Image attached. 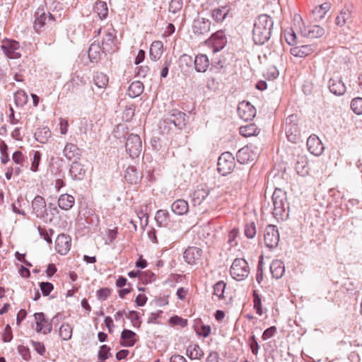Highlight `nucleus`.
I'll use <instances>...</instances> for the list:
<instances>
[{
  "instance_id": "393cba45",
  "label": "nucleus",
  "mask_w": 362,
  "mask_h": 362,
  "mask_svg": "<svg viewBox=\"0 0 362 362\" xmlns=\"http://www.w3.org/2000/svg\"><path fill=\"white\" fill-rule=\"evenodd\" d=\"M351 16L350 7L345 6L340 11V13L335 18V23L339 27L345 25Z\"/></svg>"
},
{
  "instance_id": "f3484780",
  "label": "nucleus",
  "mask_w": 362,
  "mask_h": 362,
  "mask_svg": "<svg viewBox=\"0 0 362 362\" xmlns=\"http://www.w3.org/2000/svg\"><path fill=\"white\" fill-rule=\"evenodd\" d=\"M64 156L69 160L76 161L81 158V151L78 147L72 143H67L63 151Z\"/></svg>"
},
{
  "instance_id": "c85d7f7f",
  "label": "nucleus",
  "mask_w": 362,
  "mask_h": 362,
  "mask_svg": "<svg viewBox=\"0 0 362 362\" xmlns=\"http://www.w3.org/2000/svg\"><path fill=\"white\" fill-rule=\"evenodd\" d=\"M70 173L74 179L81 180L85 175V170L81 163L73 161L70 168Z\"/></svg>"
},
{
  "instance_id": "8fccbe9b",
  "label": "nucleus",
  "mask_w": 362,
  "mask_h": 362,
  "mask_svg": "<svg viewBox=\"0 0 362 362\" xmlns=\"http://www.w3.org/2000/svg\"><path fill=\"white\" fill-rule=\"evenodd\" d=\"M196 332L198 335L206 337L211 333V327L209 325L201 324L196 326Z\"/></svg>"
},
{
  "instance_id": "13d9d810",
  "label": "nucleus",
  "mask_w": 362,
  "mask_h": 362,
  "mask_svg": "<svg viewBox=\"0 0 362 362\" xmlns=\"http://www.w3.org/2000/svg\"><path fill=\"white\" fill-rule=\"evenodd\" d=\"M40 288L44 296H48L51 291L54 289L52 284L49 282H41L40 284Z\"/></svg>"
},
{
  "instance_id": "b1692460",
  "label": "nucleus",
  "mask_w": 362,
  "mask_h": 362,
  "mask_svg": "<svg viewBox=\"0 0 362 362\" xmlns=\"http://www.w3.org/2000/svg\"><path fill=\"white\" fill-rule=\"evenodd\" d=\"M325 34V29L317 25H309L305 30V35L309 38H318Z\"/></svg>"
},
{
  "instance_id": "c03bdc74",
  "label": "nucleus",
  "mask_w": 362,
  "mask_h": 362,
  "mask_svg": "<svg viewBox=\"0 0 362 362\" xmlns=\"http://www.w3.org/2000/svg\"><path fill=\"white\" fill-rule=\"evenodd\" d=\"M351 108L356 115H362V98H354L351 102Z\"/></svg>"
},
{
  "instance_id": "052dcab7",
  "label": "nucleus",
  "mask_w": 362,
  "mask_h": 362,
  "mask_svg": "<svg viewBox=\"0 0 362 362\" xmlns=\"http://www.w3.org/2000/svg\"><path fill=\"white\" fill-rule=\"evenodd\" d=\"M3 341L5 342H9L13 339L12 329L9 325H7L4 330L2 335Z\"/></svg>"
},
{
  "instance_id": "f704fd0d",
  "label": "nucleus",
  "mask_w": 362,
  "mask_h": 362,
  "mask_svg": "<svg viewBox=\"0 0 362 362\" xmlns=\"http://www.w3.org/2000/svg\"><path fill=\"white\" fill-rule=\"evenodd\" d=\"M93 81L98 88H104L108 84V77L103 73H96L94 76Z\"/></svg>"
},
{
  "instance_id": "aec40b11",
  "label": "nucleus",
  "mask_w": 362,
  "mask_h": 362,
  "mask_svg": "<svg viewBox=\"0 0 362 362\" xmlns=\"http://www.w3.org/2000/svg\"><path fill=\"white\" fill-rule=\"evenodd\" d=\"M171 209L175 214L182 216L188 212L189 205L187 201L180 199L172 204Z\"/></svg>"
},
{
  "instance_id": "c756f323",
  "label": "nucleus",
  "mask_w": 362,
  "mask_h": 362,
  "mask_svg": "<svg viewBox=\"0 0 362 362\" xmlns=\"http://www.w3.org/2000/svg\"><path fill=\"white\" fill-rule=\"evenodd\" d=\"M144 90V85L141 82L136 81L132 82L128 88V95L131 98L139 96Z\"/></svg>"
},
{
  "instance_id": "412c9836",
  "label": "nucleus",
  "mask_w": 362,
  "mask_h": 362,
  "mask_svg": "<svg viewBox=\"0 0 362 362\" xmlns=\"http://www.w3.org/2000/svg\"><path fill=\"white\" fill-rule=\"evenodd\" d=\"M195 69L198 72H205L209 66V61L206 54H198L194 59Z\"/></svg>"
},
{
  "instance_id": "a878e982",
  "label": "nucleus",
  "mask_w": 362,
  "mask_h": 362,
  "mask_svg": "<svg viewBox=\"0 0 362 362\" xmlns=\"http://www.w3.org/2000/svg\"><path fill=\"white\" fill-rule=\"evenodd\" d=\"M74 197L71 195L62 194L58 199V206L63 210L70 209L74 204Z\"/></svg>"
},
{
  "instance_id": "680f3d73",
  "label": "nucleus",
  "mask_w": 362,
  "mask_h": 362,
  "mask_svg": "<svg viewBox=\"0 0 362 362\" xmlns=\"http://www.w3.org/2000/svg\"><path fill=\"white\" fill-rule=\"evenodd\" d=\"M12 159L15 163L18 165H23L25 162V156L20 151H16L13 153Z\"/></svg>"
},
{
  "instance_id": "4468645a",
  "label": "nucleus",
  "mask_w": 362,
  "mask_h": 362,
  "mask_svg": "<svg viewBox=\"0 0 362 362\" xmlns=\"http://www.w3.org/2000/svg\"><path fill=\"white\" fill-rule=\"evenodd\" d=\"M202 250L197 247H189L184 252V259L189 264H197L201 259Z\"/></svg>"
},
{
  "instance_id": "dca6fc26",
  "label": "nucleus",
  "mask_w": 362,
  "mask_h": 362,
  "mask_svg": "<svg viewBox=\"0 0 362 362\" xmlns=\"http://www.w3.org/2000/svg\"><path fill=\"white\" fill-rule=\"evenodd\" d=\"M138 336L135 332L129 329H124L121 333L120 344L123 346H133L138 341Z\"/></svg>"
},
{
  "instance_id": "338daca9",
  "label": "nucleus",
  "mask_w": 362,
  "mask_h": 362,
  "mask_svg": "<svg viewBox=\"0 0 362 362\" xmlns=\"http://www.w3.org/2000/svg\"><path fill=\"white\" fill-rule=\"evenodd\" d=\"M32 346L35 351L40 355H43L45 352V347L43 343L40 341H31Z\"/></svg>"
},
{
  "instance_id": "cd10ccee",
  "label": "nucleus",
  "mask_w": 362,
  "mask_h": 362,
  "mask_svg": "<svg viewBox=\"0 0 362 362\" xmlns=\"http://www.w3.org/2000/svg\"><path fill=\"white\" fill-rule=\"evenodd\" d=\"M186 354L192 360L200 359L204 356L203 351L196 344H190L187 347Z\"/></svg>"
},
{
  "instance_id": "ea45409f",
  "label": "nucleus",
  "mask_w": 362,
  "mask_h": 362,
  "mask_svg": "<svg viewBox=\"0 0 362 362\" xmlns=\"http://www.w3.org/2000/svg\"><path fill=\"white\" fill-rule=\"evenodd\" d=\"M102 47L98 44L93 43L88 49V57L91 60H97L100 58Z\"/></svg>"
},
{
  "instance_id": "69168bd1",
  "label": "nucleus",
  "mask_w": 362,
  "mask_h": 362,
  "mask_svg": "<svg viewBox=\"0 0 362 362\" xmlns=\"http://www.w3.org/2000/svg\"><path fill=\"white\" fill-rule=\"evenodd\" d=\"M226 163V158L225 157V153H222L218 160V171L222 175H225V168L224 165Z\"/></svg>"
},
{
  "instance_id": "7ed1b4c3",
  "label": "nucleus",
  "mask_w": 362,
  "mask_h": 362,
  "mask_svg": "<svg viewBox=\"0 0 362 362\" xmlns=\"http://www.w3.org/2000/svg\"><path fill=\"white\" fill-rule=\"evenodd\" d=\"M285 134L288 140L292 143H296L299 135L298 118L296 115H291L285 119Z\"/></svg>"
},
{
  "instance_id": "6ab92c4d",
  "label": "nucleus",
  "mask_w": 362,
  "mask_h": 362,
  "mask_svg": "<svg viewBox=\"0 0 362 362\" xmlns=\"http://www.w3.org/2000/svg\"><path fill=\"white\" fill-rule=\"evenodd\" d=\"M270 272L274 278L279 279L281 278L285 272L284 262L280 259H274L270 265Z\"/></svg>"
},
{
  "instance_id": "f03ea898",
  "label": "nucleus",
  "mask_w": 362,
  "mask_h": 362,
  "mask_svg": "<svg viewBox=\"0 0 362 362\" xmlns=\"http://www.w3.org/2000/svg\"><path fill=\"white\" fill-rule=\"evenodd\" d=\"M274 216L281 221L288 219L289 216V203L287 201L286 192L279 188H276L273 195Z\"/></svg>"
},
{
  "instance_id": "c9c22d12",
  "label": "nucleus",
  "mask_w": 362,
  "mask_h": 362,
  "mask_svg": "<svg viewBox=\"0 0 362 362\" xmlns=\"http://www.w3.org/2000/svg\"><path fill=\"white\" fill-rule=\"evenodd\" d=\"M168 324L173 327L184 328L187 326V320L178 315H174L169 318Z\"/></svg>"
},
{
  "instance_id": "423d86ee",
  "label": "nucleus",
  "mask_w": 362,
  "mask_h": 362,
  "mask_svg": "<svg viewBox=\"0 0 362 362\" xmlns=\"http://www.w3.org/2000/svg\"><path fill=\"white\" fill-rule=\"evenodd\" d=\"M116 33L114 28H110L103 31L102 49L103 52H113L117 47L115 43Z\"/></svg>"
},
{
  "instance_id": "6e6552de",
  "label": "nucleus",
  "mask_w": 362,
  "mask_h": 362,
  "mask_svg": "<svg viewBox=\"0 0 362 362\" xmlns=\"http://www.w3.org/2000/svg\"><path fill=\"white\" fill-rule=\"evenodd\" d=\"M126 149L130 157L137 158L142 149L141 141L139 136L131 134L127 139Z\"/></svg>"
},
{
  "instance_id": "0e129e2a",
  "label": "nucleus",
  "mask_w": 362,
  "mask_h": 362,
  "mask_svg": "<svg viewBox=\"0 0 362 362\" xmlns=\"http://www.w3.org/2000/svg\"><path fill=\"white\" fill-rule=\"evenodd\" d=\"M276 332V327L275 326H271L270 327L266 329L262 335V338L263 340H267L268 339L272 337Z\"/></svg>"
},
{
  "instance_id": "6e6d98bb",
  "label": "nucleus",
  "mask_w": 362,
  "mask_h": 362,
  "mask_svg": "<svg viewBox=\"0 0 362 362\" xmlns=\"http://www.w3.org/2000/svg\"><path fill=\"white\" fill-rule=\"evenodd\" d=\"M279 76V71L275 66L269 67L267 72L264 74V76L268 80H274Z\"/></svg>"
},
{
  "instance_id": "864d4df0",
  "label": "nucleus",
  "mask_w": 362,
  "mask_h": 362,
  "mask_svg": "<svg viewBox=\"0 0 362 362\" xmlns=\"http://www.w3.org/2000/svg\"><path fill=\"white\" fill-rule=\"evenodd\" d=\"M182 8V0H171L169 4V11L175 13Z\"/></svg>"
},
{
  "instance_id": "473e14b6",
  "label": "nucleus",
  "mask_w": 362,
  "mask_h": 362,
  "mask_svg": "<svg viewBox=\"0 0 362 362\" xmlns=\"http://www.w3.org/2000/svg\"><path fill=\"white\" fill-rule=\"evenodd\" d=\"M295 169L297 173L301 176H304L308 173L309 168L308 166V161L305 158L300 157L296 161Z\"/></svg>"
},
{
  "instance_id": "a211bd4d",
  "label": "nucleus",
  "mask_w": 362,
  "mask_h": 362,
  "mask_svg": "<svg viewBox=\"0 0 362 362\" xmlns=\"http://www.w3.org/2000/svg\"><path fill=\"white\" fill-rule=\"evenodd\" d=\"M211 42L214 48V52H218L226 45V37L224 32L217 31L211 37Z\"/></svg>"
},
{
  "instance_id": "2f4dec72",
  "label": "nucleus",
  "mask_w": 362,
  "mask_h": 362,
  "mask_svg": "<svg viewBox=\"0 0 362 362\" xmlns=\"http://www.w3.org/2000/svg\"><path fill=\"white\" fill-rule=\"evenodd\" d=\"M94 11L98 14L100 19L105 18L108 14V8L106 2L97 1L94 6Z\"/></svg>"
},
{
  "instance_id": "49530a36",
  "label": "nucleus",
  "mask_w": 362,
  "mask_h": 362,
  "mask_svg": "<svg viewBox=\"0 0 362 362\" xmlns=\"http://www.w3.org/2000/svg\"><path fill=\"white\" fill-rule=\"evenodd\" d=\"M47 18H50V16H47L45 13L41 14L39 17H37L34 22V29L37 32H40V29L45 24V21Z\"/></svg>"
},
{
  "instance_id": "9d476101",
  "label": "nucleus",
  "mask_w": 362,
  "mask_h": 362,
  "mask_svg": "<svg viewBox=\"0 0 362 362\" xmlns=\"http://www.w3.org/2000/svg\"><path fill=\"white\" fill-rule=\"evenodd\" d=\"M237 112L240 119L248 121L252 120L256 115V109L249 102L243 101L238 104Z\"/></svg>"
},
{
  "instance_id": "79ce46f5",
  "label": "nucleus",
  "mask_w": 362,
  "mask_h": 362,
  "mask_svg": "<svg viewBox=\"0 0 362 362\" xmlns=\"http://www.w3.org/2000/svg\"><path fill=\"white\" fill-rule=\"evenodd\" d=\"M252 297L254 309L256 310L257 314H258L259 315H262L263 313L262 300L260 296L258 294L257 291H253Z\"/></svg>"
},
{
  "instance_id": "bb28decb",
  "label": "nucleus",
  "mask_w": 362,
  "mask_h": 362,
  "mask_svg": "<svg viewBox=\"0 0 362 362\" xmlns=\"http://www.w3.org/2000/svg\"><path fill=\"white\" fill-rule=\"evenodd\" d=\"M32 207L37 216H42L46 207L44 198L41 196H36L32 202Z\"/></svg>"
},
{
  "instance_id": "1a4fd4ad",
  "label": "nucleus",
  "mask_w": 362,
  "mask_h": 362,
  "mask_svg": "<svg viewBox=\"0 0 362 362\" xmlns=\"http://www.w3.org/2000/svg\"><path fill=\"white\" fill-rule=\"evenodd\" d=\"M35 329L37 333L47 334L51 332L52 329V323L46 317L43 313H36L34 314Z\"/></svg>"
},
{
  "instance_id": "f257e3e1",
  "label": "nucleus",
  "mask_w": 362,
  "mask_h": 362,
  "mask_svg": "<svg viewBox=\"0 0 362 362\" xmlns=\"http://www.w3.org/2000/svg\"><path fill=\"white\" fill-rule=\"evenodd\" d=\"M273 25L272 18L267 14H261L255 19L252 38L256 45H263L270 39Z\"/></svg>"
},
{
  "instance_id": "5701e85b",
  "label": "nucleus",
  "mask_w": 362,
  "mask_h": 362,
  "mask_svg": "<svg viewBox=\"0 0 362 362\" xmlns=\"http://www.w3.org/2000/svg\"><path fill=\"white\" fill-rule=\"evenodd\" d=\"M260 132V129L257 128L255 124L250 123L239 128V133L244 137L257 136Z\"/></svg>"
},
{
  "instance_id": "09e8293b",
  "label": "nucleus",
  "mask_w": 362,
  "mask_h": 362,
  "mask_svg": "<svg viewBox=\"0 0 362 362\" xmlns=\"http://www.w3.org/2000/svg\"><path fill=\"white\" fill-rule=\"evenodd\" d=\"M15 100L18 105H23L28 101V95L24 90H18L15 93Z\"/></svg>"
},
{
  "instance_id": "a19ab883",
  "label": "nucleus",
  "mask_w": 362,
  "mask_h": 362,
  "mask_svg": "<svg viewBox=\"0 0 362 362\" xmlns=\"http://www.w3.org/2000/svg\"><path fill=\"white\" fill-rule=\"evenodd\" d=\"M226 288V284L223 281H218L214 286V296L217 299H221L224 297V291Z\"/></svg>"
},
{
  "instance_id": "3c124183",
  "label": "nucleus",
  "mask_w": 362,
  "mask_h": 362,
  "mask_svg": "<svg viewBox=\"0 0 362 362\" xmlns=\"http://www.w3.org/2000/svg\"><path fill=\"white\" fill-rule=\"evenodd\" d=\"M256 226L254 222L246 224L245 228V234L248 238H253L256 235Z\"/></svg>"
},
{
  "instance_id": "de8ad7c7",
  "label": "nucleus",
  "mask_w": 362,
  "mask_h": 362,
  "mask_svg": "<svg viewBox=\"0 0 362 362\" xmlns=\"http://www.w3.org/2000/svg\"><path fill=\"white\" fill-rule=\"evenodd\" d=\"M248 345L251 349L252 354L257 356L260 348L257 340L254 334H252L248 339Z\"/></svg>"
},
{
  "instance_id": "37998d69",
  "label": "nucleus",
  "mask_w": 362,
  "mask_h": 362,
  "mask_svg": "<svg viewBox=\"0 0 362 362\" xmlns=\"http://www.w3.org/2000/svg\"><path fill=\"white\" fill-rule=\"evenodd\" d=\"M226 17V11L224 7L221 8H215L212 11V18L218 23L222 22Z\"/></svg>"
},
{
  "instance_id": "7c9ffc66",
  "label": "nucleus",
  "mask_w": 362,
  "mask_h": 362,
  "mask_svg": "<svg viewBox=\"0 0 362 362\" xmlns=\"http://www.w3.org/2000/svg\"><path fill=\"white\" fill-rule=\"evenodd\" d=\"M155 219L160 226H167L170 222V214L167 210L160 209L156 212Z\"/></svg>"
},
{
  "instance_id": "4be33fe9",
  "label": "nucleus",
  "mask_w": 362,
  "mask_h": 362,
  "mask_svg": "<svg viewBox=\"0 0 362 362\" xmlns=\"http://www.w3.org/2000/svg\"><path fill=\"white\" fill-rule=\"evenodd\" d=\"M163 45L161 41L157 40L153 42L150 47L149 56L151 60H158L163 54Z\"/></svg>"
},
{
  "instance_id": "e433bc0d",
  "label": "nucleus",
  "mask_w": 362,
  "mask_h": 362,
  "mask_svg": "<svg viewBox=\"0 0 362 362\" xmlns=\"http://www.w3.org/2000/svg\"><path fill=\"white\" fill-rule=\"evenodd\" d=\"M207 195L208 193L204 188H197L192 194V199L194 203L200 204Z\"/></svg>"
},
{
  "instance_id": "603ef678",
  "label": "nucleus",
  "mask_w": 362,
  "mask_h": 362,
  "mask_svg": "<svg viewBox=\"0 0 362 362\" xmlns=\"http://www.w3.org/2000/svg\"><path fill=\"white\" fill-rule=\"evenodd\" d=\"M41 160V153L40 151H35L33 155V161L31 163L30 170L33 172H37L38 170V166Z\"/></svg>"
},
{
  "instance_id": "a18cd8bd",
  "label": "nucleus",
  "mask_w": 362,
  "mask_h": 362,
  "mask_svg": "<svg viewBox=\"0 0 362 362\" xmlns=\"http://www.w3.org/2000/svg\"><path fill=\"white\" fill-rule=\"evenodd\" d=\"M35 135L37 140L40 141L41 143H45L50 135V132L47 127H44L36 132Z\"/></svg>"
},
{
  "instance_id": "4c0bfd02",
  "label": "nucleus",
  "mask_w": 362,
  "mask_h": 362,
  "mask_svg": "<svg viewBox=\"0 0 362 362\" xmlns=\"http://www.w3.org/2000/svg\"><path fill=\"white\" fill-rule=\"evenodd\" d=\"M236 158L237 160L240 163H245L250 160V154L249 153V149L247 147L242 148L238 151L236 153Z\"/></svg>"
},
{
  "instance_id": "774afa93",
  "label": "nucleus",
  "mask_w": 362,
  "mask_h": 362,
  "mask_svg": "<svg viewBox=\"0 0 362 362\" xmlns=\"http://www.w3.org/2000/svg\"><path fill=\"white\" fill-rule=\"evenodd\" d=\"M69 129V122L66 119L60 118L59 119V129L60 133L62 135H64L67 133Z\"/></svg>"
},
{
  "instance_id": "2eb2a0df",
  "label": "nucleus",
  "mask_w": 362,
  "mask_h": 362,
  "mask_svg": "<svg viewBox=\"0 0 362 362\" xmlns=\"http://www.w3.org/2000/svg\"><path fill=\"white\" fill-rule=\"evenodd\" d=\"M329 91L335 95H343L346 93V88L341 79L331 78L328 81Z\"/></svg>"
},
{
  "instance_id": "20e7f679",
  "label": "nucleus",
  "mask_w": 362,
  "mask_h": 362,
  "mask_svg": "<svg viewBox=\"0 0 362 362\" xmlns=\"http://www.w3.org/2000/svg\"><path fill=\"white\" fill-rule=\"evenodd\" d=\"M249 274L247 262L243 258L235 259L230 268V274L231 277L237 281H241L247 277Z\"/></svg>"
},
{
  "instance_id": "5fc2aeb1",
  "label": "nucleus",
  "mask_w": 362,
  "mask_h": 362,
  "mask_svg": "<svg viewBox=\"0 0 362 362\" xmlns=\"http://www.w3.org/2000/svg\"><path fill=\"white\" fill-rule=\"evenodd\" d=\"M92 123L90 121L83 118L80 122L79 130L81 134H87L91 129Z\"/></svg>"
},
{
  "instance_id": "bf43d9fd",
  "label": "nucleus",
  "mask_w": 362,
  "mask_h": 362,
  "mask_svg": "<svg viewBox=\"0 0 362 362\" xmlns=\"http://www.w3.org/2000/svg\"><path fill=\"white\" fill-rule=\"evenodd\" d=\"M18 351L20 354V355L25 360H29L31 357L30 349L23 345H19L18 346Z\"/></svg>"
},
{
  "instance_id": "0eeeda50",
  "label": "nucleus",
  "mask_w": 362,
  "mask_h": 362,
  "mask_svg": "<svg viewBox=\"0 0 362 362\" xmlns=\"http://www.w3.org/2000/svg\"><path fill=\"white\" fill-rule=\"evenodd\" d=\"M264 243L270 250L276 247L279 242L278 228L274 225H268L264 231Z\"/></svg>"
},
{
  "instance_id": "e2e57ef3",
  "label": "nucleus",
  "mask_w": 362,
  "mask_h": 362,
  "mask_svg": "<svg viewBox=\"0 0 362 362\" xmlns=\"http://www.w3.org/2000/svg\"><path fill=\"white\" fill-rule=\"evenodd\" d=\"M111 294V290L108 288H102L97 291V297L99 300H104Z\"/></svg>"
},
{
  "instance_id": "9b49d317",
  "label": "nucleus",
  "mask_w": 362,
  "mask_h": 362,
  "mask_svg": "<svg viewBox=\"0 0 362 362\" xmlns=\"http://www.w3.org/2000/svg\"><path fill=\"white\" fill-rule=\"evenodd\" d=\"M317 49L314 44L296 45L291 48L290 53L297 57H305Z\"/></svg>"
},
{
  "instance_id": "72a5a7b5",
  "label": "nucleus",
  "mask_w": 362,
  "mask_h": 362,
  "mask_svg": "<svg viewBox=\"0 0 362 362\" xmlns=\"http://www.w3.org/2000/svg\"><path fill=\"white\" fill-rule=\"evenodd\" d=\"M73 327L69 323H63L59 330L60 337L63 340H69L72 337Z\"/></svg>"
},
{
  "instance_id": "f8f14e48",
  "label": "nucleus",
  "mask_w": 362,
  "mask_h": 362,
  "mask_svg": "<svg viewBox=\"0 0 362 362\" xmlns=\"http://www.w3.org/2000/svg\"><path fill=\"white\" fill-rule=\"evenodd\" d=\"M307 146L308 151L315 156H320L324 151V146L322 141L315 134L308 137Z\"/></svg>"
},
{
  "instance_id": "4d7b16f0",
  "label": "nucleus",
  "mask_w": 362,
  "mask_h": 362,
  "mask_svg": "<svg viewBox=\"0 0 362 362\" xmlns=\"http://www.w3.org/2000/svg\"><path fill=\"white\" fill-rule=\"evenodd\" d=\"M110 349L107 345L100 346L98 352V358L101 360H106L109 358Z\"/></svg>"
},
{
  "instance_id": "39448f33",
  "label": "nucleus",
  "mask_w": 362,
  "mask_h": 362,
  "mask_svg": "<svg viewBox=\"0 0 362 362\" xmlns=\"http://www.w3.org/2000/svg\"><path fill=\"white\" fill-rule=\"evenodd\" d=\"M1 48L4 54L9 59H16L21 57L20 45L16 40L9 39L2 40Z\"/></svg>"
},
{
  "instance_id": "58836bf2",
  "label": "nucleus",
  "mask_w": 362,
  "mask_h": 362,
  "mask_svg": "<svg viewBox=\"0 0 362 362\" xmlns=\"http://www.w3.org/2000/svg\"><path fill=\"white\" fill-rule=\"evenodd\" d=\"M124 178L128 182L133 184L137 182L139 175L134 168L129 167L125 171Z\"/></svg>"
},
{
  "instance_id": "ddd939ff",
  "label": "nucleus",
  "mask_w": 362,
  "mask_h": 362,
  "mask_svg": "<svg viewBox=\"0 0 362 362\" xmlns=\"http://www.w3.org/2000/svg\"><path fill=\"white\" fill-rule=\"evenodd\" d=\"M71 248V238L65 234H60L55 241V249L60 255H66Z\"/></svg>"
}]
</instances>
